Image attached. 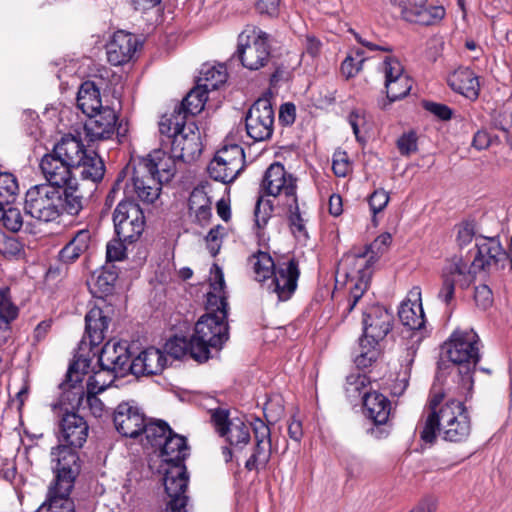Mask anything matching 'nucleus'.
<instances>
[{"label":"nucleus","instance_id":"obj_27","mask_svg":"<svg viewBox=\"0 0 512 512\" xmlns=\"http://www.w3.org/2000/svg\"><path fill=\"white\" fill-rule=\"evenodd\" d=\"M64 137L55 144L53 153L45 155L40 163V168L48 184L53 188L64 186V159L60 153Z\"/></svg>","mask_w":512,"mask_h":512},{"label":"nucleus","instance_id":"obj_2","mask_svg":"<svg viewBox=\"0 0 512 512\" xmlns=\"http://www.w3.org/2000/svg\"><path fill=\"white\" fill-rule=\"evenodd\" d=\"M90 367V347L82 341L66 371V406H70L72 411L87 408L94 417L100 418L106 413V406L97 394L113 380L109 383L101 381V372L89 376Z\"/></svg>","mask_w":512,"mask_h":512},{"label":"nucleus","instance_id":"obj_42","mask_svg":"<svg viewBox=\"0 0 512 512\" xmlns=\"http://www.w3.org/2000/svg\"><path fill=\"white\" fill-rule=\"evenodd\" d=\"M207 93L205 89L197 84V86L187 94L181 105L175 109L172 115H177L181 112L185 121L187 114L196 115L200 113L207 101Z\"/></svg>","mask_w":512,"mask_h":512},{"label":"nucleus","instance_id":"obj_22","mask_svg":"<svg viewBox=\"0 0 512 512\" xmlns=\"http://www.w3.org/2000/svg\"><path fill=\"white\" fill-rule=\"evenodd\" d=\"M476 245L478 252L472 262L473 268H498L500 265L503 266V263L508 258L507 252L495 237H482L478 240Z\"/></svg>","mask_w":512,"mask_h":512},{"label":"nucleus","instance_id":"obj_17","mask_svg":"<svg viewBox=\"0 0 512 512\" xmlns=\"http://www.w3.org/2000/svg\"><path fill=\"white\" fill-rule=\"evenodd\" d=\"M392 323L393 316L386 308L373 305L363 313V337L380 343L391 331Z\"/></svg>","mask_w":512,"mask_h":512},{"label":"nucleus","instance_id":"obj_52","mask_svg":"<svg viewBox=\"0 0 512 512\" xmlns=\"http://www.w3.org/2000/svg\"><path fill=\"white\" fill-rule=\"evenodd\" d=\"M368 383V378L363 374H351L346 378V392L349 396L356 397L363 395L366 392L365 388Z\"/></svg>","mask_w":512,"mask_h":512},{"label":"nucleus","instance_id":"obj_3","mask_svg":"<svg viewBox=\"0 0 512 512\" xmlns=\"http://www.w3.org/2000/svg\"><path fill=\"white\" fill-rule=\"evenodd\" d=\"M175 160L162 150H154L133 169L126 167L118 175L111 192H161L175 174Z\"/></svg>","mask_w":512,"mask_h":512},{"label":"nucleus","instance_id":"obj_46","mask_svg":"<svg viewBox=\"0 0 512 512\" xmlns=\"http://www.w3.org/2000/svg\"><path fill=\"white\" fill-rule=\"evenodd\" d=\"M90 233L86 229L75 232L66 244V260L74 262L88 248Z\"/></svg>","mask_w":512,"mask_h":512},{"label":"nucleus","instance_id":"obj_62","mask_svg":"<svg viewBox=\"0 0 512 512\" xmlns=\"http://www.w3.org/2000/svg\"><path fill=\"white\" fill-rule=\"evenodd\" d=\"M0 253L9 256H18L23 252L22 244L14 237H4Z\"/></svg>","mask_w":512,"mask_h":512},{"label":"nucleus","instance_id":"obj_16","mask_svg":"<svg viewBox=\"0 0 512 512\" xmlns=\"http://www.w3.org/2000/svg\"><path fill=\"white\" fill-rule=\"evenodd\" d=\"M216 431L233 446L246 445L250 440V427L241 418H230L225 409L211 411Z\"/></svg>","mask_w":512,"mask_h":512},{"label":"nucleus","instance_id":"obj_50","mask_svg":"<svg viewBox=\"0 0 512 512\" xmlns=\"http://www.w3.org/2000/svg\"><path fill=\"white\" fill-rule=\"evenodd\" d=\"M332 170L338 177H345L352 171V164L348 154L337 149L332 157Z\"/></svg>","mask_w":512,"mask_h":512},{"label":"nucleus","instance_id":"obj_31","mask_svg":"<svg viewBox=\"0 0 512 512\" xmlns=\"http://www.w3.org/2000/svg\"><path fill=\"white\" fill-rule=\"evenodd\" d=\"M25 212L44 222L56 220L60 216L58 208L52 204L49 194H26Z\"/></svg>","mask_w":512,"mask_h":512},{"label":"nucleus","instance_id":"obj_15","mask_svg":"<svg viewBox=\"0 0 512 512\" xmlns=\"http://www.w3.org/2000/svg\"><path fill=\"white\" fill-rule=\"evenodd\" d=\"M98 361L101 370L111 373L113 378L126 376L132 361L127 342L109 340L102 347Z\"/></svg>","mask_w":512,"mask_h":512},{"label":"nucleus","instance_id":"obj_55","mask_svg":"<svg viewBox=\"0 0 512 512\" xmlns=\"http://www.w3.org/2000/svg\"><path fill=\"white\" fill-rule=\"evenodd\" d=\"M381 72L386 80H397L400 76L404 75V69L402 64L392 57H387L381 66Z\"/></svg>","mask_w":512,"mask_h":512},{"label":"nucleus","instance_id":"obj_41","mask_svg":"<svg viewBox=\"0 0 512 512\" xmlns=\"http://www.w3.org/2000/svg\"><path fill=\"white\" fill-rule=\"evenodd\" d=\"M227 80V71L225 66L204 64L200 70V76L197 84L207 92L218 89Z\"/></svg>","mask_w":512,"mask_h":512},{"label":"nucleus","instance_id":"obj_18","mask_svg":"<svg viewBox=\"0 0 512 512\" xmlns=\"http://www.w3.org/2000/svg\"><path fill=\"white\" fill-rule=\"evenodd\" d=\"M427 0H396L403 18L421 25H432L445 16L442 6H426Z\"/></svg>","mask_w":512,"mask_h":512},{"label":"nucleus","instance_id":"obj_36","mask_svg":"<svg viewBox=\"0 0 512 512\" xmlns=\"http://www.w3.org/2000/svg\"><path fill=\"white\" fill-rule=\"evenodd\" d=\"M88 436V425L84 418L66 407V449L81 448Z\"/></svg>","mask_w":512,"mask_h":512},{"label":"nucleus","instance_id":"obj_45","mask_svg":"<svg viewBox=\"0 0 512 512\" xmlns=\"http://www.w3.org/2000/svg\"><path fill=\"white\" fill-rule=\"evenodd\" d=\"M170 431L171 428L166 422L156 420L149 422L145 421V429H143L142 433L145 434L148 443L152 447H160L166 440Z\"/></svg>","mask_w":512,"mask_h":512},{"label":"nucleus","instance_id":"obj_37","mask_svg":"<svg viewBox=\"0 0 512 512\" xmlns=\"http://www.w3.org/2000/svg\"><path fill=\"white\" fill-rule=\"evenodd\" d=\"M160 448L163 460L169 465L183 464L189 450L186 439L172 430Z\"/></svg>","mask_w":512,"mask_h":512},{"label":"nucleus","instance_id":"obj_19","mask_svg":"<svg viewBox=\"0 0 512 512\" xmlns=\"http://www.w3.org/2000/svg\"><path fill=\"white\" fill-rule=\"evenodd\" d=\"M116 430L123 436L129 438L138 437L145 429V415L136 406L128 402L120 403L113 417Z\"/></svg>","mask_w":512,"mask_h":512},{"label":"nucleus","instance_id":"obj_58","mask_svg":"<svg viewBox=\"0 0 512 512\" xmlns=\"http://www.w3.org/2000/svg\"><path fill=\"white\" fill-rule=\"evenodd\" d=\"M474 299L477 304L482 309H487L492 305L493 295L491 289L487 285H479L475 288Z\"/></svg>","mask_w":512,"mask_h":512},{"label":"nucleus","instance_id":"obj_26","mask_svg":"<svg viewBox=\"0 0 512 512\" xmlns=\"http://www.w3.org/2000/svg\"><path fill=\"white\" fill-rule=\"evenodd\" d=\"M165 366V355L159 349L151 347L132 359L130 373L135 376L157 375L162 372Z\"/></svg>","mask_w":512,"mask_h":512},{"label":"nucleus","instance_id":"obj_29","mask_svg":"<svg viewBox=\"0 0 512 512\" xmlns=\"http://www.w3.org/2000/svg\"><path fill=\"white\" fill-rule=\"evenodd\" d=\"M414 299H407L401 303L398 316L401 323L411 330H418L424 327L425 316L421 303V293L419 289L410 292Z\"/></svg>","mask_w":512,"mask_h":512},{"label":"nucleus","instance_id":"obj_49","mask_svg":"<svg viewBox=\"0 0 512 512\" xmlns=\"http://www.w3.org/2000/svg\"><path fill=\"white\" fill-rule=\"evenodd\" d=\"M117 273L113 270L104 269L95 278L94 287L102 295L111 294L117 281Z\"/></svg>","mask_w":512,"mask_h":512},{"label":"nucleus","instance_id":"obj_9","mask_svg":"<svg viewBox=\"0 0 512 512\" xmlns=\"http://www.w3.org/2000/svg\"><path fill=\"white\" fill-rule=\"evenodd\" d=\"M234 57L250 71L264 68L271 58L267 34L254 26H247L238 35Z\"/></svg>","mask_w":512,"mask_h":512},{"label":"nucleus","instance_id":"obj_38","mask_svg":"<svg viewBox=\"0 0 512 512\" xmlns=\"http://www.w3.org/2000/svg\"><path fill=\"white\" fill-rule=\"evenodd\" d=\"M77 107L89 117L94 116L105 106L102 105L99 89L91 81L84 82L77 93Z\"/></svg>","mask_w":512,"mask_h":512},{"label":"nucleus","instance_id":"obj_54","mask_svg":"<svg viewBox=\"0 0 512 512\" xmlns=\"http://www.w3.org/2000/svg\"><path fill=\"white\" fill-rule=\"evenodd\" d=\"M3 221L4 226L12 231L17 232L23 225L20 210L12 206V203L6 208L5 215L0 219Z\"/></svg>","mask_w":512,"mask_h":512},{"label":"nucleus","instance_id":"obj_20","mask_svg":"<svg viewBox=\"0 0 512 512\" xmlns=\"http://www.w3.org/2000/svg\"><path fill=\"white\" fill-rule=\"evenodd\" d=\"M117 122L116 108L114 105L105 106L94 116L89 117L84 125H80L89 141L106 140L115 132Z\"/></svg>","mask_w":512,"mask_h":512},{"label":"nucleus","instance_id":"obj_1","mask_svg":"<svg viewBox=\"0 0 512 512\" xmlns=\"http://www.w3.org/2000/svg\"><path fill=\"white\" fill-rule=\"evenodd\" d=\"M457 395L463 399L449 398L444 402L445 394L431 391L427 416L424 425L420 430V438L423 442L432 444L436 440L437 433L448 442H463L471 432V420L464 405L471 392L467 396L461 393V387H458Z\"/></svg>","mask_w":512,"mask_h":512},{"label":"nucleus","instance_id":"obj_5","mask_svg":"<svg viewBox=\"0 0 512 512\" xmlns=\"http://www.w3.org/2000/svg\"><path fill=\"white\" fill-rule=\"evenodd\" d=\"M480 339L473 330H456L446 343V353L451 362L458 365L461 377V393L471 392L474 384L472 372L480 359Z\"/></svg>","mask_w":512,"mask_h":512},{"label":"nucleus","instance_id":"obj_4","mask_svg":"<svg viewBox=\"0 0 512 512\" xmlns=\"http://www.w3.org/2000/svg\"><path fill=\"white\" fill-rule=\"evenodd\" d=\"M248 266L256 281L272 277L268 290L276 295L278 301L289 300L296 291L300 271L295 258L276 264L268 252L259 250L248 258Z\"/></svg>","mask_w":512,"mask_h":512},{"label":"nucleus","instance_id":"obj_44","mask_svg":"<svg viewBox=\"0 0 512 512\" xmlns=\"http://www.w3.org/2000/svg\"><path fill=\"white\" fill-rule=\"evenodd\" d=\"M293 202L294 207L291 205L290 214L288 217L289 227L297 241L302 244H306L307 240L309 239L308 231L306 228V219L299 210L296 197L293 198Z\"/></svg>","mask_w":512,"mask_h":512},{"label":"nucleus","instance_id":"obj_12","mask_svg":"<svg viewBox=\"0 0 512 512\" xmlns=\"http://www.w3.org/2000/svg\"><path fill=\"white\" fill-rule=\"evenodd\" d=\"M113 222L117 237L129 243L138 240L144 231V213L134 200L126 199L117 205Z\"/></svg>","mask_w":512,"mask_h":512},{"label":"nucleus","instance_id":"obj_10","mask_svg":"<svg viewBox=\"0 0 512 512\" xmlns=\"http://www.w3.org/2000/svg\"><path fill=\"white\" fill-rule=\"evenodd\" d=\"M238 134L239 131L231 132L210 162L208 172L214 181L228 184L244 168L245 155L243 148L238 143Z\"/></svg>","mask_w":512,"mask_h":512},{"label":"nucleus","instance_id":"obj_40","mask_svg":"<svg viewBox=\"0 0 512 512\" xmlns=\"http://www.w3.org/2000/svg\"><path fill=\"white\" fill-rule=\"evenodd\" d=\"M189 477L184 464H173L166 469L164 487L168 496L185 494Z\"/></svg>","mask_w":512,"mask_h":512},{"label":"nucleus","instance_id":"obj_63","mask_svg":"<svg viewBox=\"0 0 512 512\" xmlns=\"http://www.w3.org/2000/svg\"><path fill=\"white\" fill-rule=\"evenodd\" d=\"M389 200V194H370L367 198L370 210L374 216L387 206Z\"/></svg>","mask_w":512,"mask_h":512},{"label":"nucleus","instance_id":"obj_8","mask_svg":"<svg viewBox=\"0 0 512 512\" xmlns=\"http://www.w3.org/2000/svg\"><path fill=\"white\" fill-rule=\"evenodd\" d=\"M160 132L172 138V151L184 161H192L201 153L200 134L194 123L186 124L181 112L160 121Z\"/></svg>","mask_w":512,"mask_h":512},{"label":"nucleus","instance_id":"obj_64","mask_svg":"<svg viewBox=\"0 0 512 512\" xmlns=\"http://www.w3.org/2000/svg\"><path fill=\"white\" fill-rule=\"evenodd\" d=\"M170 500L167 503L166 512H188V497L185 494L168 496Z\"/></svg>","mask_w":512,"mask_h":512},{"label":"nucleus","instance_id":"obj_21","mask_svg":"<svg viewBox=\"0 0 512 512\" xmlns=\"http://www.w3.org/2000/svg\"><path fill=\"white\" fill-rule=\"evenodd\" d=\"M252 428L256 443L250 458L245 463L246 469L250 471L265 468L272 454L270 428L261 419H256L252 423Z\"/></svg>","mask_w":512,"mask_h":512},{"label":"nucleus","instance_id":"obj_7","mask_svg":"<svg viewBox=\"0 0 512 512\" xmlns=\"http://www.w3.org/2000/svg\"><path fill=\"white\" fill-rule=\"evenodd\" d=\"M228 337L227 321L217 318L216 314H205L195 324L190 338V356L198 362H205L211 356V349L220 350Z\"/></svg>","mask_w":512,"mask_h":512},{"label":"nucleus","instance_id":"obj_57","mask_svg":"<svg viewBox=\"0 0 512 512\" xmlns=\"http://www.w3.org/2000/svg\"><path fill=\"white\" fill-rule=\"evenodd\" d=\"M124 242H125L124 240H121L118 237V239H112L107 243V246H106L107 261L113 262V261H121L124 259L125 251H126Z\"/></svg>","mask_w":512,"mask_h":512},{"label":"nucleus","instance_id":"obj_33","mask_svg":"<svg viewBox=\"0 0 512 512\" xmlns=\"http://www.w3.org/2000/svg\"><path fill=\"white\" fill-rule=\"evenodd\" d=\"M364 411L375 424H385L389 418L391 405L386 396L376 391L365 392L363 397Z\"/></svg>","mask_w":512,"mask_h":512},{"label":"nucleus","instance_id":"obj_53","mask_svg":"<svg viewBox=\"0 0 512 512\" xmlns=\"http://www.w3.org/2000/svg\"><path fill=\"white\" fill-rule=\"evenodd\" d=\"M417 135L414 131L402 134L397 140V148L402 156H410L418 150Z\"/></svg>","mask_w":512,"mask_h":512},{"label":"nucleus","instance_id":"obj_34","mask_svg":"<svg viewBox=\"0 0 512 512\" xmlns=\"http://www.w3.org/2000/svg\"><path fill=\"white\" fill-rule=\"evenodd\" d=\"M85 134L81 126L71 128L69 133H66V168L80 166L82 161L86 159L87 153L85 150L84 140Z\"/></svg>","mask_w":512,"mask_h":512},{"label":"nucleus","instance_id":"obj_61","mask_svg":"<svg viewBox=\"0 0 512 512\" xmlns=\"http://www.w3.org/2000/svg\"><path fill=\"white\" fill-rule=\"evenodd\" d=\"M66 482L74 481L80 473L79 456L74 452H66Z\"/></svg>","mask_w":512,"mask_h":512},{"label":"nucleus","instance_id":"obj_32","mask_svg":"<svg viewBox=\"0 0 512 512\" xmlns=\"http://www.w3.org/2000/svg\"><path fill=\"white\" fill-rule=\"evenodd\" d=\"M19 314L18 307L12 302L10 289L8 287L0 288V347L7 343L11 338V322Z\"/></svg>","mask_w":512,"mask_h":512},{"label":"nucleus","instance_id":"obj_56","mask_svg":"<svg viewBox=\"0 0 512 512\" xmlns=\"http://www.w3.org/2000/svg\"><path fill=\"white\" fill-rule=\"evenodd\" d=\"M224 234L225 228L221 225L215 226L208 232L206 236V243L212 256H215L219 252L221 240Z\"/></svg>","mask_w":512,"mask_h":512},{"label":"nucleus","instance_id":"obj_48","mask_svg":"<svg viewBox=\"0 0 512 512\" xmlns=\"http://www.w3.org/2000/svg\"><path fill=\"white\" fill-rule=\"evenodd\" d=\"M385 88L389 100L396 101L409 93L412 88V80L407 74H404L397 80H386Z\"/></svg>","mask_w":512,"mask_h":512},{"label":"nucleus","instance_id":"obj_11","mask_svg":"<svg viewBox=\"0 0 512 512\" xmlns=\"http://www.w3.org/2000/svg\"><path fill=\"white\" fill-rule=\"evenodd\" d=\"M392 242L390 233H382L367 248L365 253L347 256L346 261L357 268L358 280L351 288L348 311H352L369 286V266L378 255L384 253Z\"/></svg>","mask_w":512,"mask_h":512},{"label":"nucleus","instance_id":"obj_43","mask_svg":"<svg viewBox=\"0 0 512 512\" xmlns=\"http://www.w3.org/2000/svg\"><path fill=\"white\" fill-rule=\"evenodd\" d=\"M381 355L379 342H373L366 337L360 338L358 350L354 356V363L359 369L373 365Z\"/></svg>","mask_w":512,"mask_h":512},{"label":"nucleus","instance_id":"obj_39","mask_svg":"<svg viewBox=\"0 0 512 512\" xmlns=\"http://www.w3.org/2000/svg\"><path fill=\"white\" fill-rule=\"evenodd\" d=\"M278 194H262L255 205V233L259 241H265V227L272 217Z\"/></svg>","mask_w":512,"mask_h":512},{"label":"nucleus","instance_id":"obj_60","mask_svg":"<svg viewBox=\"0 0 512 512\" xmlns=\"http://www.w3.org/2000/svg\"><path fill=\"white\" fill-rule=\"evenodd\" d=\"M492 121L496 128L508 131L512 125V113L506 109L494 111Z\"/></svg>","mask_w":512,"mask_h":512},{"label":"nucleus","instance_id":"obj_14","mask_svg":"<svg viewBox=\"0 0 512 512\" xmlns=\"http://www.w3.org/2000/svg\"><path fill=\"white\" fill-rule=\"evenodd\" d=\"M275 114L267 98L258 99L249 109L245 118L247 135L254 141L269 139L273 133Z\"/></svg>","mask_w":512,"mask_h":512},{"label":"nucleus","instance_id":"obj_28","mask_svg":"<svg viewBox=\"0 0 512 512\" xmlns=\"http://www.w3.org/2000/svg\"><path fill=\"white\" fill-rule=\"evenodd\" d=\"M262 188L265 192H293L297 188L296 178L282 164L273 163L264 174Z\"/></svg>","mask_w":512,"mask_h":512},{"label":"nucleus","instance_id":"obj_6","mask_svg":"<svg viewBox=\"0 0 512 512\" xmlns=\"http://www.w3.org/2000/svg\"><path fill=\"white\" fill-rule=\"evenodd\" d=\"M50 407L58 418L57 437L59 443L52 448L50 453L51 470L55 477L48 486L45 501L36 512H64V488L62 486L64 474V466L62 465V460L64 459V444L61 443V438L64 437V402L62 396L52 402Z\"/></svg>","mask_w":512,"mask_h":512},{"label":"nucleus","instance_id":"obj_30","mask_svg":"<svg viewBox=\"0 0 512 512\" xmlns=\"http://www.w3.org/2000/svg\"><path fill=\"white\" fill-rule=\"evenodd\" d=\"M111 319L99 307H93L85 316V337L89 346L99 345L106 336Z\"/></svg>","mask_w":512,"mask_h":512},{"label":"nucleus","instance_id":"obj_25","mask_svg":"<svg viewBox=\"0 0 512 512\" xmlns=\"http://www.w3.org/2000/svg\"><path fill=\"white\" fill-rule=\"evenodd\" d=\"M137 49L136 38L127 32L117 31L107 45V59L114 65H122L129 62Z\"/></svg>","mask_w":512,"mask_h":512},{"label":"nucleus","instance_id":"obj_23","mask_svg":"<svg viewBox=\"0 0 512 512\" xmlns=\"http://www.w3.org/2000/svg\"><path fill=\"white\" fill-rule=\"evenodd\" d=\"M103 175L104 165L102 161L87 155L80 166L71 167L66 171V192L68 190L76 191L80 188L88 189L79 185L77 177H80L82 181H91L95 184L103 178Z\"/></svg>","mask_w":512,"mask_h":512},{"label":"nucleus","instance_id":"obj_47","mask_svg":"<svg viewBox=\"0 0 512 512\" xmlns=\"http://www.w3.org/2000/svg\"><path fill=\"white\" fill-rule=\"evenodd\" d=\"M189 210L200 224L207 223L211 217V201L207 194H190Z\"/></svg>","mask_w":512,"mask_h":512},{"label":"nucleus","instance_id":"obj_35","mask_svg":"<svg viewBox=\"0 0 512 512\" xmlns=\"http://www.w3.org/2000/svg\"><path fill=\"white\" fill-rule=\"evenodd\" d=\"M449 86L469 99H476L479 82L475 74L468 68H460L448 77Z\"/></svg>","mask_w":512,"mask_h":512},{"label":"nucleus","instance_id":"obj_51","mask_svg":"<svg viewBox=\"0 0 512 512\" xmlns=\"http://www.w3.org/2000/svg\"><path fill=\"white\" fill-rule=\"evenodd\" d=\"M165 350L168 355L175 359H180L183 356L190 354V340L185 338L173 337L165 344Z\"/></svg>","mask_w":512,"mask_h":512},{"label":"nucleus","instance_id":"obj_13","mask_svg":"<svg viewBox=\"0 0 512 512\" xmlns=\"http://www.w3.org/2000/svg\"><path fill=\"white\" fill-rule=\"evenodd\" d=\"M472 267V264L469 265L466 260L458 255L447 259L442 269V287L438 293V298L449 304L454 297L456 285L467 288L474 279Z\"/></svg>","mask_w":512,"mask_h":512},{"label":"nucleus","instance_id":"obj_59","mask_svg":"<svg viewBox=\"0 0 512 512\" xmlns=\"http://www.w3.org/2000/svg\"><path fill=\"white\" fill-rule=\"evenodd\" d=\"M349 124L353 129V133L358 141H362L361 129L366 125V118L362 111L354 110L349 114Z\"/></svg>","mask_w":512,"mask_h":512},{"label":"nucleus","instance_id":"obj_24","mask_svg":"<svg viewBox=\"0 0 512 512\" xmlns=\"http://www.w3.org/2000/svg\"><path fill=\"white\" fill-rule=\"evenodd\" d=\"M213 280L210 283V291L207 293L206 314L217 315V318L227 320L228 303L224 291V275L218 265L211 268Z\"/></svg>","mask_w":512,"mask_h":512}]
</instances>
